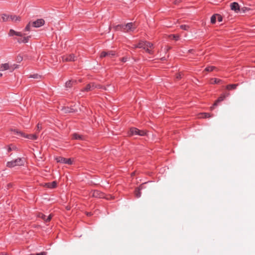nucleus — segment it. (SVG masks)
<instances>
[{
    "mask_svg": "<svg viewBox=\"0 0 255 255\" xmlns=\"http://www.w3.org/2000/svg\"><path fill=\"white\" fill-rule=\"evenodd\" d=\"M25 159L24 157H18L15 159L10 161H7L6 163V167L8 168H13L15 166H21L24 165Z\"/></svg>",
    "mask_w": 255,
    "mask_h": 255,
    "instance_id": "nucleus-1",
    "label": "nucleus"
},
{
    "mask_svg": "<svg viewBox=\"0 0 255 255\" xmlns=\"http://www.w3.org/2000/svg\"><path fill=\"white\" fill-rule=\"evenodd\" d=\"M153 46V44L151 42L146 41H140L136 44V47L138 48H143L145 51L149 54H153V51L149 48H151Z\"/></svg>",
    "mask_w": 255,
    "mask_h": 255,
    "instance_id": "nucleus-2",
    "label": "nucleus"
},
{
    "mask_svg": "<svg viewBox=\"0 0 255 255\" xmlns=\"http://www.w3.org/2000/svg\"><path fill=\"white\" fill-rule=\"evenodd\" d=\"M12 132L18 137H23L31 140H36L37 138V136L35 134H26L17 129H12Z\"/></svg>",
    "mask_w": 255,
    "mask_h": 255,
    "instance_id": "nucleus-3",
    "label": "nucleus"
},
{
    "mask_svg": "<svg viewBox=\"0 0 255 255\" xmlns=\"http://www.w3.org/2000/svg\"><path fill=\"white\" fill-rule=\"evenodd\" d=\"M17 67L18 65L16 64H9V63H4L0 65V70L5 71L8 70L11 72Z\"/></svg>",
    "mask_w": 255,
    "mask_h": 255,
    "instance_id": "nucleus-4",
    "label": "nucleus"
},
{
    "mask_svg": "<svg viewBox=\"0 0 255 255\" xmlns=\"http://www.w3.org/2000/svg\"><path fill=\"white\" fill-rule=\"evenodd\" d=\"M134 24L132 22H129L126 25H119L118 26L120 27L121 29L125 32H128L129 31H133L135 27H133Z\"/></svg>",
    "mask_w": 255,
    "mask_h": 255,
    "instance_id": "nucleus-5",
    "label": "nucleus"
},
{
    "mask_svg": "<svg viewBox=\"0 0 255 255\" xmlns=\"http://www.w3.org/2000/svg\"><path fill=\"white\" fill-rule=\"evenodd\" d=\"M130 135H137L140 136H144L146 134V132L142 130H139L136 128H131L129 130Z\"/></svg>",
    "mask_w": 255,
    "mask_h": 255,
    "instance_id": "nucleus-6",
    "label": "nucleus"
},
{
    "mask_svg": "<svg viewBox=\"0 0 255 255\" xmlns=\"http://www.w3.org/2000/svg\"><path fill=\"white\" fill-rule=\"evenodd\" d=\"M63 62H72L77 59V57L74 54H66L61 56Z\"/></svg>",
    "mask_w": 255,
    "mask_h": 255,
    "instance_id": "nucleus-7",
    "label": "nucleus"
},
{
    "mask_svg": "<svg viewBox=\"0 0 255 255\" xmlns=\"http://www.w3.org/2000/svg\"><path fill=\"white\" fill-rule=\"evenodd\" d=\"M32 26L35 28H39L44 25L45 20L42 18L37 19L36 20L32 21Z\"/></svg>",
    "mask_w": 255,
    "mask_h": 255,
    "instance_id": "nucleus-8",
    "label": "nucleus"
},
{
    "mask_svg": "<svg viewBox=\"0 0 255 255\" xmlns=\"http://www.w3.org/2000/svg\"><path fill=\"white\" fill-rule=\"evenodd\" d=\"M57 162L62 163H66L69 165L72 164V161L71 158H66L63 157L59 156L56 158Z\"/></svg>",
    "mask_w": 255,
    "mask_h": 255,
    "instance_id": "nucleus-9",
    "label": "nucleus"
},
{
    "mask_svg": "<svg viewBox=\"0 0 255 255\" xmlns=\"http://www.w3.org/2000/svg\"><path fill=\"white\" fill-rule=\"evenodd\" d=\"M90 195L95 198H102L104 197V194L98 190L92 191Z\"/></svg>",
    "mask_w": 255,
    "mask_h": 255,
    "instance_id": "nucleus-10",
    "label": "nucleus"
},
{
    "mask_svg": "<svg viewBox=\"0 0 255 255\" xmlns=\"http://www.w3.org/2000/svg\"><path fill=\"white\" fill-rule=\"evenodd\" d=\"M115 55V52L113 51H110L108 52L103 51L101 53L100 57L103 58L106 56H109L110 57H112Z\"/></svg>",
    "mask_w": 255,
    "mask_h": 255,
    "instance_id": "nucleus-11",
    "label": "nucleus"
},
{
    "mask_svg": "<svg viewBox=\"0 0 255 255\" xmlns=\"http://www.w3.org/2000/svg\"><path fill=\"white\" fill-rule=\"evenodd\" d=\"M231 9L236 12H238L240 11V6L238 3L234 2L230 4Z\"/></svg>",
    "mask_w": 255,
    "mask_h": 255,
    "instance_id": "nucleus-12",
    "label": "nucleus"
},
{
    "mask_svg": "<svg viewBox=\"0 0 255 255\" xmlns=\"http://www.w3.org/2000/svg\"><path fill=\"white\" fill-rule=\"evenodd\" d=\"M143 188V184H141L135 190V195L136 198H138L140 197L141 193L140 190Z\"/></svg>",
    "mask_w": 255,
    "mask_h": 255,
    "instance_id": "nucleus-13",
    "label": "nucleus"
},
{
    "mask_svg": "<svg viewBox=\"0 0 255 255\" xmlns=\"http://www.w3.org/2000/svg\"><path fill=\"white\" fill-rule=\"evenodd\" d=\"M72 139L76 140H84V137L81 134H79L77 133H74L72 135Z\"/></svg>",
    "mask_w": 255,
    "mask_h": 255,
    "instance_id": "nucleus-14",
    "label": "nucleus"
},
{
    "mask_svg": "<svg viewBox=\"0 0 255 255\" xmlns=\"http://www.w3.org/2000/svg\"><path fill=\"white\" fill-rule=\"evenodd\" d=\"M30 38V36H28L26 37H24L23 38H18L17 39V41L19 43H27L29 39Z\"/></svg>",
    "mask_w": 255,
    "mask_h": 255,
    "instance_id": "nucleus-15",
    "label": "nucleus"
},
{
    "mask_svg": "<svg viewBox=\"0 0 255 255\" xmlns=\"http://www.w3.org/2000/svg\"><path fill=\"white\" fill-rule=\"evenodd\" d=\"M225 97H226L225 95H222L219 98H218V99L216 101V102L214 104L213 106L211 107V108L212 109L213 108V107L217 106L219 103L223 101L225 99Z\"/></svg>",
    "mask_w": 255,
    "mask_h": 255,
    "instance_id": "nucleus-16",
    "label": "nucleus"
},
{
    "mask_svg": "<svg viewBox=\"0 0 255 255\" xmlns=\"http://www.w3.org/2000/svg\"><path fill=\"white\" fill-rule=\"evenodd\" d=\"M62 111L64 113H74L75 110L73 108L64 107L62 109Z\"/></svg>",
    "mask_w": 255,
    "mask_h": 255,
    "instance_id": "nucleus-17",
    "label": "nucleus"
},
{
    "mask_svg": "<svg viewBox=\"0 0 255 255\" xmlns=\"http://www.w3.org/2000/svg\"><path fill=\"white\" fill-rule=\"evenodd\" d=\"M238 86V84H229L226 86V89L228 90L236 89Z\"/></svg>",
    "mask_w": 255,
    "mask_h": 255,
    "instance_id": "nucleus-18",
    "label": "nucleus"
},
{
    "mask_svg": "<svg viewBox=\"0 0 255 255\" xmlns=\"http://www.w3.org/2000/svg\"><path fill=\"white\" fill-rule=\"evenodd\" d=\"M46 185L49 188L53 189L56 187L57 182L54 181L51 183H48Z\"/></svg>",
    "mask_w": 255,
    "mask_h": 255,
    "instance_id": "nucleus-19",
    "label": "nucleus"
},
{
    "mask_svg": "<svg viewBox=\"0 0 255 255\" xmlns=\"http://www.w3.org/2000/svg\"><path fill=\"white\" fill-rule=\"evenodd\" d=\"M92 91V90L91 89V84H90V83L88 84V85H87L85 88H83L81 90V92H88V91Z\"/></svg>",
    "mask_w": 255,
    "mask_h": 255,
    "instance_id": "nucleus-20",
    "label": "nucleus"
},
{
    "mask_svg": "<svg viewBox=\"0 0 255 255\" xmlns=\"http://www.w3.org/2000/svg\"><path fill=\"white\" fill-rule=\"evenodd\" d=\"M76 83L74 80H69L65 83V86L67 88H71L74 83Z\"/></svg>",
    "mask_w": 255,
    "mask_h": 255,
    "instance_id": "nucleus-21",
    "label": "nucleus"
},
{
    "mask_svg": "<svg viewBox=\"0 0 255 255\" xmlns=\"http://www.w3.org/2000/svg\"><path fill=\"white\" fill-rule=\"evenodd\" d=\"M1 19L3 22L7 21L10 19V15L6 14H2L1 15Z\"/></svg>",
    "mask_w": 255,
    "mask_h": 255,
    "instance_id": "nucleus-22",
    "label": "nucleus"
},
{
    "mask_svg": "<svg viewBox=\"0 0 255 255\" xmlns=\"http://www.w3.org/2000/svg\"><path fill=\"white\" fill-rule=\"evenodd\" d=\"M10 19L12 21H20V17L16 15H10Z\"/></svg>",
    "mask_w": 255,
    "mask_h": 255,
    "instance_id": "nucleus-23",
    "label": "nucleus"
},
{
    "mask_svg": "<svg viewBox=\"0 0 255 255\" xmlns=\"http://www.w3.org/2000/svg\"><path fill=\"white\" fill-rule=\"evenodd\" d=\"M32 21H29L28 23L26 25L24 31H30L31 29V27L32 26Z\"/></svg>",
    "mask_w": 255,
    "mask_h": 255,
    "instance_id": "nucleus-24",
    "label": "nucleus"
},
{
    "mask_svg": "<svg viewBox=\"0 0 255 255\" xmlns=\"http://www.w3.org/2000/svg\"><path fill=\"white\" fill-rule=\"evenodd\" d=\"M217 19V14H213L211 17V23L214 24L216 22Z\"/></svg>",
    "mask_w": 255,
    "mask_h": 255,
    "instance_id": "nucleus-25",
    "label": "nucleus"
},
{
    "mask_svg": "<svg viewBox=\"0 0 255 255\" xmlns=\"http://www.w3.org/2000/svg\"><path fill=\"white\" fill-rule=\"evenodd\" d=\"M180 27L181 29H182L184 30H186V31H188L189 29V26L188 25H186V24L181 25L180 26Z\"/></svg>",
    "mask_w": 255,
    "mask_h": 255,
    "instance_id": "nucleus-26",
    "label": "nucleus"
},
{
    "mask_svg": "<svg viewBox=\"0 0 255 255\" xmlns=\"http://www.w3.org/2000/svg\"><path fill=\"white\" fill-rule=\"evenodd\" d=\"M16 32V31H15L13 29H10L9 31L8 36H13L14 35H15Z\"/></svg>",
    "mask_w": 255,
    "mask_h": 255,
    "instance_id": "nucleus-27",
    "label": "nucleus"
},
{
    "mask_svg": "<svg viewBox=\"0 0 255 255\" xmlns=\"http://www.w3.org/2000/svg\"><path fill=\"white\" fill-rule=\"evenodd\" d=\"M215 69V67L211 66L207 67L205 68V70L207 72H211V71H212Z\"/></svg>",
    "mask_w": 255,
    "mask_h": 255,
    "instance_id": "nucleus-28",
    "label": "nucleus"
},
{
    "mask_svg": "<svg viewBox=\"0 0 255 255\" xmlns=\"http://www.w3.org/2000/svg\"><path fill=\"white\" fill-rule=\"evenodd\" d=\"M212 80H214V82L212 83L214 84H220L222 82V80L219 79L214 78Z\"/></svg>",
    "mask_w": 255,
    "mask_h": 255,
    "instance_id": "nucleus-29",
    "label": "nucleus"
},
{
    "mask_svg": "<svg viewBox=\"0 0 255 255\" xmlns=\"http://www.w3.org/2000/svg\"><path fill=\"white\" fill-rule=\"evenodd\" d=\"M217 19L219 22H221L223 20V17L220 14H217Z\"/></svg>",
    "mask_w": 255,
    "mask_h": 255,
    "instance_id": "nucleus-30",
    "label": "nucleus"
},
{
    "mask_svg": "<svg viewBox=\"0 0 255 255\" xmlns=\"http://www.w3.org/2000/svg\"><path fill=\"white\" fill-rule=\"evenodd\" d=\"M171 36L173 37V39L175 40V41H177L179 39V35H171Z\"/></svg>",
    "mask_w": 255,
    "mask_h": 255,
    "instance_id": "nucleus-31",
    "label": "nucleus"
},
{
    "mask_svg": "<svg viewBox=\"0 0 255 255\" xmlns=\"http://www.w3.org/2000/svg\"><path fill=\"white\" fill-rule=\"evenodd\" d=\"M90 84H91V89L92 91L96 89V87H97V84H95V83H91Z\"/></svg>",
    "mask_w": 255,
    "mask_h": 255,
    "instance_id": "nucleus-32",
    "label": "nucleus"
},
{
    "mask_svg": "<svg viewBox=\"0 0 255 255\" xmlns=\"http://www.w3.org/2000/svg\"><path fill=\"white\" fill-rule=\"evenodd\" d=\"M202 118H210L211 116H210V115L209 113H203L202 114Z\"/></svg>",
    "mask_w": 255,
    "mask_h": 255,
    "instance_id": "nucleus-33",
    "label": "nucleus"
},
{
    "mask_svg": "<svg viewBox=\"0 0 255 255\" xmlns=\"http://www.w3.org/2000/svg\"><path fill=\"white\" fill-rule=\"evenodd\" d=\"M14 148H15V147L14 146H12V145H9L7 148V151L10 152Z\"/></svg>",
    "mask_w": 255,
    "mask_h": 255,
    "instance_id": "nucleus-34",
    "label": "nucleus"
},
{
    "mask_svg": "<svg viewBox=\"0 0 255 255\" xmlns=\"http://www.w3.org/2000/svg\"><path fill=\"white\" fill-rule=\"evenodd\" d=\"M52 217V215L50 214L48 217H47L46 219L45 220V222L47 223V222H50Z\"/></svg>",
    "mask_w": 255,
    "mask_h": 255,
    "instance_id": "nucleus-35",
    "label": "nucleus"
},
{
    "mask_svg": "<svg viewBox=\"0 0 255 255\" xmlns=\"http://www.w3.org/2000/svg\"><path fill=\"white\" fill-rule=\"evenodd\" d=\"M23 35H24V34H23L22 32L16 31L15 35L17 36L22 37L23 36Z\"/></svg>",
    "mask_w": 255,
    "mask_h": 255,
    "instance_id": "nucleus-36",
    "label": "nucleus"
},
{
    "mask_svg": "<svg viewBox=\"0 0 255 255\" xmlns=\"http://www.w3.org/2000/svg\"><path fill=\"white\" fill-rule=\"evenodd\" d=\"M38 77H39V76L38 74H33L30 76V78H33L34 79H37L38 78Z\"/></svg>",
    "mask_w": 255,
    "mask_h": 255,
    "instance_id": "nucleus-37",
    "label": "nucleus"
},
{
    "mask_svg": "<svg viewBox=\"0 0 255 255\" xmlns=\"http://www.w3.org/2000/svg\"><path fill=\"white\" fill-rule=\"evenodd\" d=\"M40 217L45 222V220L46 219V216L44 214H41Z\"/></svg>",
    "mask_w": 255,
    "mask_h": 255,
    "instance_id": "nucleus-38",
    "label": "nucleus"
},
{
    "mask_svg": "<svg viewBox=\"0 0 255 255\" xmlns=\"http://www.w3.org/2000/svg\"><path fill=\"white\" fill-rule=\"evenodd\" d=\"M35 255H46V253L45 252H41L37 253Z\"/></svg>",
    "mask_w": 255,
    "mask_h": 255,
    "instance_id": "nucleus-39",
    "label": "nucleus"
},
{
    "mask_svg": "<svg viewBox=\"0 0 255 255\" xmlns=\"http://www.w3.org/2000/svg\"><path fill=\"white\" fill-rule=\"evenodd\" d=\"M128 60V58L127 57H123L121 59V61L123 62H126Z\"/></svg>",
    "mask_w": 255,
    "mask_h": 255,
    "instance_id": "nucleus-40",
    "label": "nucleus"
},
{
    "mask_svg": "<svg viewBox=\"0 0 255 255\" xmlns=\"http://www.w3.org/2000/svg\"><path fill=\"white\" fill-rule=\"evenodd\" d=\"M37 129L39 130L41 129V128H42L41 125L39 124H38L37 125Z\"/></svg>",
    "mask_w": 255,
    "mask_h": 255,
    "instance_id": "nucleus-41",
    "label": "nucleus"
},
{
    "mask_svg": "<svg viewBox=\"0 0 255 255\" xmlns=\"http://www.w3.org/2000/svg\"><path fill=\"white\" fill-rule=\"evenodd\" d=\"M12 186V184L11 183H8L7 184V189H8Z\"/></svg>",
    "mask_w": 255,
    "mask_h": 255,
    "instance_id": "nucleus-42",
    "label": "nucleus"
},
{
    "mask_svg": "<svg viewBox=\"0 0 255 255\" xmlns=\"http://www.w3.org/2000/svg\"><path fill=\"white\" fill-rule=\"evenodd\" d=\"M102 87L100 85H98L97 84V87H96V88H97V89H101V88H102Z\"/></svg>",
    "mask_w": 255,
    "mask_h": 255,
    "instance_id": "nucleus-43",
    "label": "nucleus"
},
{
    "mask_svg": "<svg viewBox=\"0 0 255 255\" xmlns=\"http://www.w3.org/2000/svg\"><path fill=\"white\" fill-rule=\"evenodd\" d=\"M181 78V75L180 74L177 76V79H180Z\"/></svg>",
    "mask_w": 255,
    "mask_h": 255,
    "instance_id": "nucleus-44",
    "label": "nucleus"
},
{
    "mask_svg": "<svg viewBox=\"0 0 255 255\" xmlns=\"http://www.w3.org/2000/svg\"><path fill=\"white\" fill-rule=\"evenodd\" d=\"M136 45H133V48H137V47H136Z\"/></svg>",
    "mask_w": 255,
    "mask_h": 255,
    "instance_id": "nucleus-45",
    "label": "nucleus"
},
{
    "mask_svg": "<svg viewBox=\"0 0 255 255\" xmlns=\"http://www.w3.org/2000/svg\"><path fill=\"white\" fill-rule=\"evenodd\" d=\"M0 255H7L6 254H4V253H3L0 254Z\"/></svg>",
    "mask_w": 255,
    "mask_h": 255,
    "instance_id": "nucleus-46",
    "label": "nucleus"
},
{
    "mask_svg": "<svg viewBox=\"0 0 255 255\" xmlns=\"http://www.w3.org/2000/svg\"><path fill=\"white\" fill-rule=\"evenodd\" d=\"M87 215L88 216H91V213H87Z\"/></svg>",
    "mask_w": 255,
    "mask_h": 255,
    "instance_id": "nucleus-47",
    "label": "nucleus"
},
{
    "mask_svg": "<svg viewBox=\"0 0 255 255\" xmlns=\"http://www.w3.org/2000/svg\"><path fill=\"white\" fill-rule=\"evenodd\" d=\"M2 76V74L1 73H0V77Z\"/></svg>",
    "mask_w": 255,
    "mask_h": 255,
    "instance_id": "nucleus-48",
    "label": "nucleus"
},
{
    "mask_svg": "<svg viewBox=\"0 0 255 255\" xmlns=\"http://www.w3.org/2000/svg\"><path fill=\"white\" fill-rule=\"evenodd\" d=\"M19 59L22 60V57H20V58H19Z\"/></svg>",
    "mask_w": 255,
    "mask_h": 255,
    "instance_id": "nucleus-49",
    "label": "nucleus"
}]
</instances>
